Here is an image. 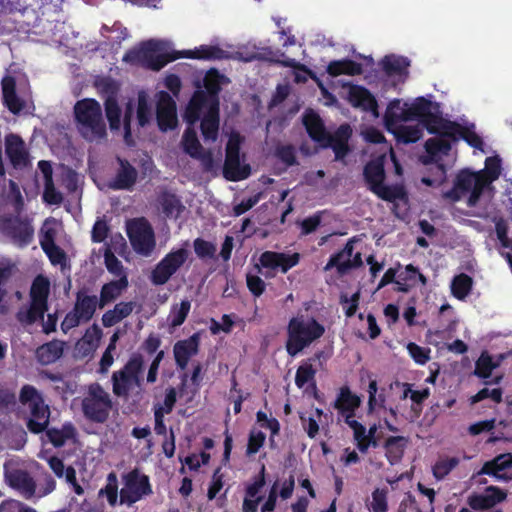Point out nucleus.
<instances>
[{"instance_id":"7c9ffc66","label":"nucleus","mask_w":512,"mask_h":512,"mask_svg":"<svg viewBox=\"0 0 512 512\" xmlns=\"http://www.w3.org/2000/svg\"><path fill=\"white\" fill-rule=\"evenodd\" d=\"M97 306H99V301L96 295H87L79 291L76 295L73 310L80 316L81 320L87 323L92 319Z\"/></svg>"},{"instance_id":"f3484780","label":"nucleus","mask_w":512,"mask_h":512,"mask_svg":"<svg viewBox=\"0 0 512 512\" xmlns=\"http://www.w3.org/2000/svg\"><path fill=\"white\" fill-rule=\"evenodd\" d=\"M151 493L148 476L133 470L124 476V486L120 490V504L131 506Z\"/></svg>"},{"instance_id":"c03bdc74","label":"nucleus","mask_w":512,"mask_h":512,"mask_svg":"<svg viewBox=\"0 0 512 512\" xmlns=\"http://www.w3.org/2000/svg\"><path fill=\"white\" fill-rule=\"evenodd\" d=\"M496 365L493 361V356L487 352H483L478 360L476 361L475 375L481 378H489L492 371L496 369Z\"/></svg>"},{"instance_id":"f257e3e1","label":"nucleus","mask_w":512,"mask_h":512,"mask_svg":"<svg viewBox=\"0 0 512 512\" xmlns=\"http://www.w3.org/2000/svg\"><path fill=\"white\" fill-rule=\"evenodd\" d=\"M410 105L412 120L422 122L430 133L435 134L425 143L427 158L424 159V163L435 162L444 172L443 158L449 154L452 144L458 140L456 128L438 117L440 111L437 103L419 97Z\"/></svg>"},{"instance_id":"aec40b11","label":"nucleus","mask_w":512,"mask_h":512,"mask_svg":"<svg viewBox=\"0 0 512 512\" xmlns=\"http://www.w3.org/2000/svg\"><path fill=\"white\" fill-rule=\"evenodd\" d=\"M6 154L14 168H23L29 163V155L24 141L15 134H9L5 139Z\"/></svg>"},{"instance_id":"72a5a7b5","label":"nucleus","mask_w":512,"mask_h":512,"mask_svg":"<svg viewBox=\"0 0 512 512\" xmlns=\"http://www.w3.org/2000/svg\"><path fill=\"white\" fill-rule=\"evenodd\" d=\"M158 203L162 213L169 219H177L185 210L180 198L170 192H163L158 198Z\"/></svg>"},{"instance_id":"6e6d98bb","label":"nucleus","mask_w":512,"mask_h":512,"mask_svg":"<svg viewBox=\"0 0 512 512\" xmlns=\"http://www.w3.org/2000/svg\"><path fill=\"white\" fill-rule=\"evenodd\" d=\"M276 155L288 166L294 165L296 163V151L292 145L277 146Z\"/></svg>"},{"instance_id":"e433bc0d","label":"nucleus","mask_w":512,"mask_h":512,"mask_svg":"<svg viewBox=\"0 0 512 512\" xmlns=\"http://www.w3.org/2000/svg\"><path fill=\"white\" fill-rule=\"evenodd\" d=\"M3 100L7 108L14 114L24 108V102L15 93V81L12 77L2 80Z\"/></svg>"},{"instance_id":"c756f323","label":"nucleus","mask_w":512,"mask_h":512,"mask_svg":"<svg viewBox=\"0 0 512 512\" xmlns=\"http://www.w3.org/2000/svg\"><path fill=\"white\" fill-rule=\"evenodd\" d=\"M424 128H426V125L422 122L416 121L414 124L403 122L389 131L394 134L399 142L408 144L418 141L423 135Z\"/></svg>"},{"instance_id":"864d4df0","label":"nucleus","mask_w":512,"mask_h":512,"mask_svg":"<svg viewBox=\"0 0 512 512\" xmlns=\"http://www.w3.org/2000/svg\"><path fill=\"white\" fill-rule=\"evenodd\" d=\"M486 398H491L496 403H500L502 401V390L500 388H495L490 390L489 388L481 389L477 394L471 397V403L480 402Z\"/></svg>"},{"instance_id":"2f4dec72","label":"nucleus","mask_w":512,"mask_h":512,"mask_svg":"<svg viewBox=\"0 0 512 512\" xmlns=\"http://www.w3.org/2000/svg\"><path fill=\"white\" fill-rule=\"evenodd\" d=\"M128 287V278L122 277L115 281H111L102 286L100 291L99 308H104L109 303L116 300L124 290Z\"/></svg>"},{"instance_id":"ea45409f","label":"nucleus","mask_w":512,"mask_h":512,"mask_svg":"<svg viewBox=\"0 0 512 512\" xmlns=\"http://www.w3.org/2000/svg\"><path fill=\"white\" fill-rule=\"evenodd\" d=\"M327 72L331 76H338L341 74L358 75L362 72V66L352 60L344 59L332 61L327 66Z\"/></svg>"},{"instance_id":"4be33fe9","label":"nucleus","mask_w":512,"mask_h":512,"mask_svg":"<svg viewBox=\"0 0 512 512\" xmlns=\"http://www.w3.org/2000/svg\"><path fill=\"white\" fill-rule=\"evenodd\" d=\"M506 492L495 486H489L481 494H472L468 497V504L474 510L488 509L502 502Z\"/></svg>"},{"instance_id":"0eeeda50","label":"nucleus","mask_w":512,"mask_h":512,"mask_svg":"<svg viewBox=\"0 0 512 512\" xmlns=\"http://www.w3.org/2000/svg\"><path fill=\"white\" fill-rule=\"evenodd\" d=\"M303 121L309 136L314 141L318 142L323 148H332L335 160L341 161L344 159L349 152L348 140L352 134L348 124L341 125L334 134H330L325 130L320 117L313 112L306 113Z\"/></svg>"},{"instance_id":"37998d69","label":"nucleus","mask_w":512,"mask_h":512,"mask_svg":"<svg viewBox=\"0 0 512 512\" xmlns=\"http://www.w3.org/2000/svg\"><path fill=\"white\" fill-rule=\"evenodd\" d=\"M472 288V278L466 274H460L451 282V291L452 294L462 300L464 299L471 291Z\"/></svg>"},{"instance_id":"e2e57ef3","label":"nucleus","mask_w":512,"mask_h":512,"mask_svg":"<svg viewBox=\"0 0 512 512\" xmlns=\"http://www.w3.org/2000/svg\"><path fill=\"white\" fill-rule=\"evenodd\" d=\"M55 236H56V231L53 228L47 227V222H46L40 232L41 248L46 249V248H49L52 246H56Z\"/></svg>"},{"instance_id":"49530a36","label":"nucleus","mask_w":512,"mask_h":512,"mask_svg":"<svg viewBox=\"0 0 512 512\" xmlns=\"http://www.w3.org/2000/svg\"><path fill=\"white\" fill-rule=\"evenodd\" d=\"M458 464L459 459L456 457L442 458L438 460L434 465L433 474L438 480H441L447 476L450 471L453 470Z\"/></svg>"},{"instance_id":"de8ad7c7","label":"nucleus","mask_w":512,"mask_h":512,"mask_svg":"<svg viewBox=\"0 0 512 512\" xmlns=\"http://www.w3.org/2000/svg\"><path fill=\"white\" fill-rule=\"evenodd\" d=\"M43 201L48 205L59 206L63 202L62 193L56 189L54 182L44 183Z\"/></svg>"},{"instance_id":"09e8293b","label":"nucleus","mask_w":512,"mask_h":512,"mask_svg":"<svg viewBox=\"0 0 512 512\" xmlns=\"http://www.w3.org/2000/svg\"><path fill=\"white\" fill-rule=\"evenodd\" d=\"M495 232L497 239L500 242V249L512 250V238L508 237V226L504 220L500 219L496 222Z\"/></svg>"},{"instance_id":"423d86ee","label":"nucleus","mask_w":512,"mask_h":512,"mask_svg":"<svg viewBox=\"0 0 512 512\" xmlns=\"http://www.w3.org/2000/svg\"><path fill=\"white\" fill-rule=\"evenodd\" d=\"M73 111L76 129L86 141L99 143L106 139V121L98 101L92 98L79 100Z\"/></svg>"},{"instance_id":"ddd939ff","label":"nucleus","mask_w":512,"mask_h":512,"mask_svg":"<svg viewBox=\"0 0 512 512\" xmlns=\"http://www.w3.org/2000/svg\"><path fill=\"white\" fill-rule=\"evenodd\" d=\"M385 155H380L369 161L363 170V176L369 189L379 198L386 201L400 199L403 196L402 188L384 184L385 180Z\"/></svg>"},{"instance_id":"052dcab7","label":"nucleus","mask_w":512,"mask_h":512,"mask_svg":"<svg viewBox=\"0 0 512 512\" xmlns=\"http://www.w3.org/2000/svg\"><path fill=\"white\" fill-rule=\"evenodd\" d=\"M177 392L176 389L170 387L166 390L163 404L156 407L155 411H163V414H169L176 403Z\"/></svg>"},{"instance_id":"4c0bfd02","label":"nucleus","mask_w":512,"mask_h":512,"mask_svg":"<svg viewBox=\"0 0 512 512\" xmlns=\"http://www.w3.org/2000/svg\"><path fill=\"white\" fill-rule=\"evenodd\" d=\"M46 437L55 447H62L76 436V429L71 423H65L61 428H47Z\"/></svg>"},{"instance_id":"a19ab883","label":"nucleus","mask_w":512,"mask_h":512,"mask_svg":"<svg viewBox=\"0 0 512 512\" xmlns=\"http://www.w3.org/2000/svg\"><path fill=\"white\" fill-rule=\"evenodd\" d=\"M191 309V301L182 300L180 303L173 304L168 315L170 327L176 328L182 325Z\"/></svg>"},{"instance_id":"c9c22d12","label":"nucleus","mask_w":512,"mask_h":512,"mask_svg":"<svg viewBox=\"0 0 512 512\" xmlns=\"http://www.w3.org/2000/svg\"><path fill=\"white\" fill-rule=\"evenodd\" d=\"M383 69L389 76L398 77V81H404L407 75L409 61L402 56L389 55L382 61Z\"/></svg>"},{"instance_id":"3c124183","label":"nucleus","mask_w":512,"mask_h":512,"mask_svg":"<svg viewBox=\"0 0 512 512\" xmlns=\"http://www.w3.org/2000/svg\"><path fill=\"white\" fill-rule=\"evenodd\" d=\"M315 369L311 364L305 363L297 369L295 376V383L297 387L302 388L306 383L313 380L315 376Z\"/></svg>"},{"instance_id":"bb28decb","label":"nucleus","mask_w":512,"mask_h":512,"mask_svg":"<svg viewBox=\"0 0 512 512\" xmlns=\"http://www.w3.org/2000/svg\"><path fill=\"white\" fill-rule=\"evenodd\" d=\"M199 337L197 334L188 339L178 341L173 348V353L177 366L184 370L191 357L198 353Z\"/></svg>"},{"instance_id":"7ed1b4c3","label":"nucleus","mask_w":512,"mask_h":512,"mask_svg":"<svg viewBox=\"0 0 512 512\" xmlns=\"http://www.w3.org/2000/svg\"><path fill=\"white\" fill-rule=\"evenodd\" d=\"M204 89H198L192 96L184 118L188 124L201 121L200 128L204 141H216L219 133V75L208 72L203 79Z\"/></svg>"},{"instance_id":"39448f33","label":"nucleus","mask_w":512,"mask_h":512,"mask_svg":"<svg viewBox=\"0 0 512 512\" xmlns=\"http://www.w3.org/2000/svg\"><path fill=\"white\" fill-rule=\"evenodd\" d=\"M500 162L498 157L486 159L487 176L482 173L462 170L456 177L454 187L445 192L443 196L453 202L464 200L469 207L476 206L484 188L500 175Z\"/></svg>"},{"instance_id":"13d9d810","label":"nucleus","mask_w":512,"mask_h":512,"mask_svg":"<svg viewBox=\"0 0 512 512\" xmlns=\"http://www.w3.org/2000/svg\"><path fill=\"white\" fill-rule=\"evenodd\" d=\"M108 231H109V228H108L106 221H104L103 219H98L94 223L92 231H91L92 241L96 242V243L103 242L105 240V238L107 237Z\"/></svg>"},{"instance_id":"b1692460","label":"nucleus","mask_w":512,"mask_h":512,"mask_svg":"<svg viewBox=\"0 0 512 512\" xmlns=\"http://www.w3.org/2000/svg\"><path fill=\"white\" fill-rule=\"evenodd\" d=\"M260 263L263 267L270 269H280L286 273L290 268L299 262V254H285L272 251H266L260 256Z\"/></svg>"},{"instance_id":"a18cd8bd","label":"nucleus","mask_w":512,"mask_h":512,"mask_svg":"<svg viewBox=\"0 0 512 512\" xmlns=\"http://www.w3.org/2000/svg\"><path fill=\"white\" fill-rule=\"evenodd\" d=\"M104 261L107 270L111 274L119 277V279H122V277H127L122 262L113 254L109 248H107L104 253Z\"/></svg>"},{"instance_id":"4d7b16f0","label":"nucleus","mask_w":512,"mask_h":512,"mask_svg":"<svg viewBox=\"0 0 512 512\" xmlns=\"http://www.w3.org/2000/svg\"><path fill=\"white\" fill-rule=\"evenodd\" d=\"M43 251L46 253V255L48 256L50 262L53 265H55V266L59 265V266H61V268L65 267V265H66V254L64 253V251L60 247H58L56 245V246H52V247L43 249Z\"/></svg>"},{"instance_id":"79ce46f5","label":"nucleus","mask_w":512,"mask_h":512,"mask_svg":"<svg viewBox=\"0 0 512 512\" xmlns=\"http://www.w3.org/2000/svg\"><path fill=\"white\" fill-rule=\"evenodd\" d=\"M105 114L111 130H119L121 127V109L115 97H106Z\"/></svg>"},{"instance_id":"bf43d9fd","label":"nucleus","mask_w":512,"mask_h":512,"mask_svg":"<svg viewBox=\"0 0 512 512\" xmlns=\"http://www.w3.org/2000/svg\"><path fill=\"white\" fill-rule=\"evenodd\" d=\"M249 291L256 297H259L265 291V282L257 275L248 274L246 277Z\"/></svg>"},{"instance_id":"9b49d317","label":"nucleus","mask_w":512,"mask_h":512,"mask_svg":"<svg viewBox=\"0 0 512 512\" xmlns=\"http://www.w3.org/2000/svg\"><path fill=\"white\" fill-rule=\"evenodd\" d=\"M49 293V280L42 275H38L30 289L31 302L28 306H22L18 310L17 320L23 325H31L39 319L43 320L44 314L47 311Z\"/></svg>"},{"instance_id":"774afa93","label":"nucleus","mask_w":512,"mask_h":512,"mask_svg":"<svg viewBox=\"0 0 512 512\" xmlns=\"http://www.w3.org/2000/svg\"><path fill=\"white\" fill-rule=\"evenodd\" d=\"M265 441V435L264 433L258 431V432H252L249 437L248 446H247V454H255L258 452L260 447L263 445Z\"/></svg>"},{"instance_id":"2eb2a0df","label":"nucleus","mask_w":512,"mask_h":512,"mask_svg":"<svg viewBox=\"0 0 512 512\" xmlns=\"http://www.w3.org/2000/svg\"><path fill=\"white\" fill-rule=\"evenodd\" d=\"M192 125L193 124H189L182 136L181 145L184 152L190 157L199 160L204 171L214 172L218 170L222 160L221 153L219 152L217 156L214 157L211 150H204L198 140L196 131L190 127Z\"/></svg>"},{"instance_id":"0e129e2a","label":"nucleus","mask_w":512,"mask_h":512,"mask_svg":"<svg viewBox=\"0 0 512 512\" xmlns=\"http://www.w3.org/2000/svg\"><path fill=\"white\" fill-rule=\"evenodd\" d=\"M81 323H85V321L80 319V316L72 309L68 312L61 323V330L66 334L71 329L79 326Z\"/></svg>"},{"instance_id":"473e14b6","label":"nucleus","mask_w":512,"mask_h":512,"mask_svg":"<svg viewBox=\"0 0 512 512\" xmlns=\"http://www.w3.org/2000/svg\"><path fill=\"white\" fill-rule=\"evenodd\" d=\"M136 302H120L113 309L106 311L102 316V324L104 327H112L124 318L128 317L135 307Z\"/></svg>"},{"instance_id":"a211bd4d","label":"nucleus","mask_w":512,"mask_h":512,"mask_svg":"<svg viewBox=\"0 0 512 512\" xmlns=\"http://www.w3.org/2000/svg\"><path fill=\"white\" fill-rule=\"evenodd\" d=\"M241 138L238 134H232L226 146V159L224 163V175L231 181L245 179L250 174V168L240 160Z\"/></svg>"},{"instance_id":"8fccbe9b","label":"nucleus","mask_w":512,"mask_h":512,"mask_svg":"<svg viewBox=\"0 0 512 512\" xmlns=\"http://www.w3.org/2000/svg\"><path fill=\"white\" fill-rule=\"evenodd\" d=\"M369 510L372 512H386L387 511V498L386 491L375 489L372 493V500L368 504Z\"/></svg>"},{"instance_id":"f8f14e48","label":"nucleus","mask_w":512,"mask_h":512,"mask_svg":"<svg viewBox=\"0 0 512 512\" xmlns=\"http://www.w3.org/2000/svg\"><path fill=\"white\" fill-rule=\"evenodd\" d=\"M81 408L86 419L102 424L109 418L113 401L110 394L99 383H92L85 390Z\"/></svg>"},{"instance_id":"5fc2aeb1","label":"nucleus","mask_w":512,"mask_h":512,"mask_svg":"<svg viewBox=\"0 0 512 512\" xmlns=\"http://www.w3.org/2000/svg\"><path fill=\"white\" fill-rule=\"evenodd\" d=\"M53 389L62 397L67 398L73 395L77 389V383L73 380L65 379L61 377L56 385H53Z\"/></svg>"},{"instance_id":"a878e982","label":"nucleus","mask_w":512,"mask_h":512,"mask_svg":"<svg viewBox=\"0 0 512 512\" xmlns=\"http://www.w3.org/2000/svg\"><path fill=\"white\" fill-rule=\"evenodd\" d=\"M384 119L388 131L403 122L412 121L411 105L394 99L389 103Z\"/></svg>"},{"instance_id":"1a4fd4ad","label":"nucleus","mask_w":512,"mask_h":512,"mask_svg":"<svg viewBox=\"0 0 512 512\" xmlns=\"http://www.w3.org/2000/svg\"><path fill=\"white\" fill-rule=\"evenodd\" d=\"M144 362L140 355H134L118 371L113 372L112 391L119 398L127 400L131 393L141 395L143 392Z\"/></svg>"},{"instance_id":"412c9836","label":"nucleus","mask_w":512,"mask_h":512,"mask_svg":"<svg viewBox=\"0 0 512 512\" xmlns=\"http://www.w3.org/2000/svg\"><path fill=\"white\" fill-rule=\"evenodd\" d=\"M5 478L8 484L18 490L26 498H30L35 494L36 484L32 476L22 469L6 470Z\"/></svg>"},{"instance_id":"5701e85b","label":"nucleus","mask_w":512,"mask_h":512,"mask_svg":"<svg viewBox=\"0 0 512 512\" xmlns=\"http://www.w3.org/2000/svg\"><path fill=\"white\" fill-rule=\"evenodd\" d=\"M354 251L353 242L349 241L343 250L332 255L324 267L325 271H329L333 267H336L339 273H344L353 266H357L361 263V256L357 253L352 260Z\"/></svg>"},{"instance_id":"680f3d73","label":"nucleus","mask_w":512,"mask_h":512,"mask_svg":"<svg viewBox=\"0 0 512 512\" xmlns=\"http://www.w3.org/2000/svg\"><path fill=\"white\" fill-rule=\"evenodd\" d=\"M407 350L410 356L417 362L418 364H425L429 360L428 352L424 348L420 347L415 343H409L407 345Z\"/></svg>"},{"instance_id":"f03ea898","label":"nucleus","mask_w":512,"mask_h":512,"mask_svg":"<svg viewBox=\"0 0 512 512\" xmlns=\"http://www.w3.org/2000/svg\"><path fill=\"white\" fill-rule=\"evenodd\" d=\"M226 57L227 52L217 46L201 45L191 50L175 51L168 42L149 40L138 49L128 52L123 60L137 62L146 68L159 71L167 63L179 58L216 60Z\"/></svg>"},{"instance_id":"6e6552de","label":"nucleus","mask_w":512,"mask_h":512,"mask_svg":"<svg viewBox=\"0 0 512 512\" xmlns=\"http://www.w3.org/2000/svg\"><path fill=\"white\" fill-rule=\"evenodd\" d=\"M325 328L313 317L298 315L290 319L286 342L287 353L295 357L304 348L308 347L315 340L323 336Z\"/></svg>"},{"instance_id":"c85d7f7f","label":"nucleus","mask_w":512,"mask_h":512,"mask_svg":"<svg viewBox=\"0 0 512 512\" xmlns=\"http://www.w3.org/2000/svg\"><path fill=\"white\" fill-rule=\"evenodd\" d=\"M118 161L120 167L109 187L115 190L130 189L136 182L137 171L128 161L122 159H118Z\"/></svg>"},{"instance_id":"4468645a","label":"nucleus","mask_w":512,"mask_h":512,"mask_svg":"<svg viewBox=\"0 0 512 512\" xmlns=\"http://www.w3.org/2000/svg\"><path fill=\"white\" fill-rule=\"evenodd\" d=\"M126 233L133 250L144 257H149L155 247V233L145 218H134L126 222Z\"/></svg>"},{"instance_id":"cd10ccee","label":"nucleus","mask_w":512,"mask_h":512,"mask_svg":"<svg viewBox=\"0 0 512 512\" xmlns=\"http://www.w3.org/2000/svg\"><path fill=\"white\" fill-rule=\"evenodd\" d=\"M348 98L353 106L369 111L374 117H378L377 101L367 89L360 86H351Z\"/></svg>"},{"instance_id":"20e7f679","label":"nucleus","mask_w":512,"mask_h":512,"mask_svg":"<svg viewBox=\"0 0 512 512\" xmlns=\"http://www.w3.org/2000/svg\"><path fill=\"white\" fill-rule=\"evenodd\" d=\"M156 111L154 102L150 100L145 91H140L136 103L129 101L126 105L123 127L124 137L127 141L131 136V125L134 113L139 127L148 125L156 115V120L161 131L172 130L177 126L176 103L166 91H159L155 95Z\"/></svg>"},{"instance_id":"58836bf2","label":"nucleus","mask_w":512,"mask_h":512,"mask_svg":"<svg viewBox=\"0 0 512 512\" xmlns=\"http://www.w3.org/2000/svg\"><path fill=\"white\" fill-rule=\"evenodd\" d=\"M360 405V398L352 394L348 387H342L334 402V407L341 413H354Z\"/></svg>"},{"instance_id":"393cba45","label":"nucleus","mask_w":512,"mask_h":512,"mask_svg":"<svg viewBox=\"0 0 512 512\" xmlns=\"http://www.w3.org/2000/svg\"><path fill=\"white\" fill-rule=\"evenodd\" d=\"M6 234L13 243L19 247H25L33 240L34 229L28 221L15 219L9 221L5 226Z\"/></svg>"},{"instance_id":"dca6fc26","label":"nucleus","mask_w":512,"mask_h":512,"mask_svg":"<svg viewBox=\"0 0 512 512\" xmlns=\"http://www.w3.org/2000/svg\"><path fill=\"white\" fill-rule=\"evenodd\" d=\"M189 250L186 247L171 250L153 269L151 281L155 285H164L187 261Z\"/></svg>"},{"instance_id":"338daca9","label":"nucleus","mask_w":512,"mask_h":512,"mask_svg":"<svg viewBox=\"0 0 512 512\" xmlns=\"http://www.w3.org/2000/svg\"><path fill=\"white\" fill-rule=\"evenodd\" d=\"M96 87L100 92L107 95V97H115L117 92L116 83L110 78H100L96 80Z\"/></svg>"},{"instance_id":"603ef678","label":"nucleus","mask_w":512,"mask_h":512,"mask_svg":"<svg viewBox=\"0 0 512 512\" xmlns=\"http://www.w3.org/2000/svg\"><path fill=\"white\" fill-rule=\"evenodd\" d=\"M193 245L196 255L202 259L212 258L216 252V247L212 243L201 238H197Z\"/></svg>"},{"instance_id":"f704fd0d","label":"nucleus","mask_w":512,"mask_h":512,"mask_svg":"<svg viewBox=\"0 0 512 512\" xmlns=\"http://www.w3.org/2000/svg\"><path fill=\"white\" fill-rule=\"evenodd\" d=\"M64 342L53 340L43 344L36 350V357L43 365L56 362L63 354Z\"/></svg>"},{"instance_id":"6ab92c4d","label":"nucleus","mask_w":512,"mask_h":512,"mask_svg":"<svg viewBox=\"0 0 512 512\" xmlns=\"http://www.w3.org/2000/svg\"><path fill=\"white\" fill-rule=\"evenodd\" d=\"M482 474L493 476L497 481L512 480V454H501L486 462L478 472V475Z\"/></svg>"},{"instance_id":"69168bd1","label":"nucleus","mask_w":512,"mask_h":512,"mask_svg":"<svg viewBox=\"0 0 512 512\" xmlns=\"http://www.w3.org/2000/svg\"><path fill=\"white\" fill-rule=\"evenodd\" d=\"M360 299V291L355 292L350 298L346 295L341 296V303L345 305V314L347 317H352L358 307V302Z\"/></svg>"},{"instance_id":"9d476101","label":"nucleus","mask_w":512,"mask_h":512,"mask_svg":"<svg viewBox=\"0 0 512 512\" xmlns=\"http://www.w3.org/2000/svg\"><path fill=\"white\" fill-rule=\"evenodd\" d=\"M19 401L28 412V430L34 434L44 432L49 425L50 408L41 392L32 385H24L19 393Z\"/></svg>"}]
</instances>
